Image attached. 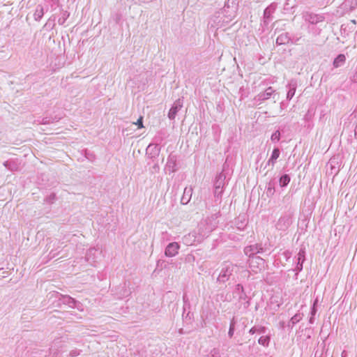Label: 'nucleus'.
Here are the masks:
<instances>
[{
  "label": "nucleus",
  "mask_w": 357,
  "mask_h": 357,
  "mask_svg": "<svg viewBox=\"0 0 357 357\" xmlns=\"http://www.w3.org/2000/svg\"><path fill=\"white\" fill-rule=\"evenodd\" d=\"M250 271L243 266H238L229 261H225L222 265L217 281L220 283H225L231 279L234 281H241L243 279H248Z\"/></svg>",
  "instance_id": "1"
},
{
  "label": "nucleus",
  "mask_w": 357,
  "mask_h": 357,
  "mask_svg": "<svg viewBox=\"0 0 357 357\" xmlns=\"http://www.w3.org/2000/svg\"><path fill=\"white\" fill-rule=\"evenodd\" d=\"M217 227L214 217H209L201 221L198 225V232L202 238L207 237Z\"/></svg>",
  "instance_id": "2"
},
{
  "label": "nucleus",
  "mask_w": 357,
  "mask_h": 357,
  "mask_svg": "<svg viewBox=\"0 0 357 357\" xmlns=\"http://www.w3.org/2000/svg\"><path fill=\"white\" fill-rule=\"evenodd\" d=\"M232 297L234 299L237 300L241 305H243L244 308H248L250 305L249 299L244 291L243 287L241 284L235 286L232 291Z\"/></svg>",
  "instance_id": "3"
},
{
  "label": "nucleus",
  "mask_w": 357,
  "mask_h": 357,
  "mask_svg": "<svg viewBox=\"0 0 357 357\" xmlns=\"http://www.w3.org/2000/svg\"><path fill=\"white\" fill-rule=\"evenodd\" d=\"M293 213L285 212L278 220L275 227L280 231H286L292 223Z\"/></svg>",
  "instance_id": "4"
},
{
  "label": "nucleus",
  "mask_w": 357,
  "mask_h": 357,
  "mask_svg": "<svg viewBox=\"0 0 357 357\" xmlns=\"http://www.w3.org/2000/svg\"><path fill=\"white\" fill-rule=\"evenodd\" d=\"M251 271L255 273H260L265 269V260L260 257H253L249 262Z\"/></svg>",
  "instance_id": "5"
},
{
  "label": "nucleus",
  "mask_w": 357,
  "mask_h": 357,
  "mask_svg": "<svg viewBox=\"0 0 357 357\" xmlns=\"http://www.w3.org/2000/svg\"><path fill=\"white\" fill-rule=\"evenodd\" d=\"M59 301L64 305H68L72 308H77L79 311H83L82 305L80 302L67 295H60Z\"/></svg>",
  "instance_id": "6"
},
{
  "label": "nucleus",
  "mask_w": 357,
  "mask_h": 357,
  "mask_svg": "<svg viewBox=\"0 0 357 357\" xmlns=\"http://www.w3.org/2000/svg\"><path fill=\"white\" fill-rule=\"evenodd\" d=\"M178 169L177 156L173 153H170L167 158L165 170L169 173H174Z\"/></svg>",
  "instance_id": "7"
},
{
  "label": "nucleus",
  "mask_w": 357,
  "mask_h": 357,
  "mask_svg": "<svg viewBox=\"0 0 357 357\" xmlns=\"http://www.w3.org/2000/svg\"><path fill=\"white\" fill-rule=\"evenodd\" d=\"M180 245L177 242L170 243L165 250V255L167 257H173L178 253Z\"/></svg>",
  "instance_id": "8"
},
{
  "label": "nucleus",
  "mask_w": 357,
  "mask_h": 357,
  "mask_svg": "<svg viewBox=\"0 0 357 357\" xmlns=\"http://www.w3.org/2000/svg\"><path fill=\"white\" fill-rule=\"evenodd\" d=\"M100 255L101 252L99 250L93 248L87 251L85 258L89 264L94 265Z\"/></svg>",
  "instance_id": "9"
},
{
  "label": "nucleus",
  "mask_w": 357,
  "mask_h": 357,
  "mask_svg": "<svg viewBox=\"0 0 357 357\" xmlns=\"http://www.w3.org/2000/svg\"><path fill=\"white\" fill-rule=\"evenodd\" d=\"M182 107H183V100L181 98H178L174 102L172 107L169 109V112L168 113L169 119L171 120L174 119L178 112L182 108Z\"/></svg>",
  "instance_id": "10"
},
{
  "label": "nucleus",
  "mask_w": 357,
  "mask_h": 357,
  "mask_svg": "<svg viewBox=\"0 0 357 357\" xmlns=\"http://www.w3.org/2000/svg\"><path fill=\"white\" fill-rule=\"evenodd\" d=\"M263 248L260 244H255L246 246L244 248V253L249 257H253L255 255L262 252Z\"/></svg>",
  "instance_id": "11"
},
{
  "label": "nucleus",
  "mask_w": 357,
  "mask_h": 357,
  "mask_svg": "<svg viewBox=\"0 0 357 357\" xmlns=\"http://www.w3.org/2000/svg\"><path fill=\"white\" fill-rule=\"evenodd\" d=\"M304 17L305 21H307L312 24H317L318 22H323L324 20V16L313 13H306Z\"/></svg>",
  "instance_id": "12"
},
{
  "label": "nucleus",
  "mask_w": 357,
  "mask_h": 357,
  "mask_svg": "<svg viewBox=\"0 0 357 357\" xmlns=\"http://www.w3.org/2000/svg\"><path fill=\"white\" fill-rule=\"evenodd\" d=\"M297 81L295 79H291L289 82L288 84L287 85V87L288 88V91L287 93V100H291L294 97L297 88Z\"/></svg>",
  "instance_id": "13"
},
{
  "label": "nucleus",
  "mask_w": 357,
  "mask_h": 357,
  "mask_svg": "<svg viewBox=\"0 0 357 357\" xmlns=\"http://www.w3.org/2000/svg\"><path fill=\"white\" fill-rule=\"evenodd\" d=\"M275 91L271 86L268 87L265 91L259 93L256 97L255 100L259 102L264 101L271 98L274 93Z\"/></svg>",
  "instance_id": "14"
},
{
  "label": "nucleus",
  "mask_w": 357,
  "mask_h": 357,
  "mask_svg": "<svg viewBox=\"0 0 357 357\" xmlns=\"http://www.w3.org/2000/svg\"><path fill=\"white\" fill-rule=\"evenodd\" d=\"M192 187H185L184 190H183V195L181 197V203L183 205H185V204H188L191 198H192Z\"/></svg>",
  "instance_id": "15"
},
{
  "label": "nucleus",
  "mask_w": 357,
  "mask_h": 357,
  "mask_svg": "<svg viewBox=\"0 0 357 357\" xmlns=\"http://www.w3.org/2000/svg\"><path fill=\"white\" fill-rule=\"evenodd\" d=\"M305 250L301 248L297 255V264L295 271L300 272L303 269V264L305 261Z\"/></svg>",
  "instance_id": "16"
},
{
  "label": "nucleus",
  "mask_w": 357,
  "mask_h": 357,
  "mask_svg": "<svg viewBox=\"0 0 357 357\" xmlns=\"http://www.w3.org/2000/svg\"><path fill=\"white\" fill-rule=\"evenodd\" d=\"M275 9L276 6L275 4H271L264 10V18L265 23H268L270 20H271V15L275 12Z\"/></svg>",
  "instance_id": "17"
},
{
  "label": "nucleus",
  "mask_w": 357,
  "mask_h": 357,
  "mask_svg": "<svg viewBox=\"0 0 357 357\" xmlns=\"http://www.w3.org/2000/svg\"><path fill=\"white\" fill-rule=\"evenodd\" d=\"M280 151L279 148H278V147L275 148L273 150L271 155L270 158L268 159L266 165H268V166L271 165V169H273L275 166V164L278 158L280 156Z\"/></svg>",
  "instance_id": "18"
},
{
  "label": "nucleus",
  "mask_w": 357,
  "mask_h": 357,
  "mask_svg": "<svg viewBox=\"0 0 357 357\" xmlns=\"http://www.w3.org/2000/svg\"><path fill=\"white\" fill-rule=\"evenodd\" d=\"M159 150L158 145L149 144L146 149V153L151 158H153L158 155Z\"/></svg>",
  "instance_id": "19"
},
{
  "label": "nucleus",
  "mask_w": 357,
  "mask_h": 357,
  "mask_svg": "<svg viewBox=\"0 0 357 357\" xmlns=\"http://www.w3.org/2000/svg\"><path fill=\"white\" fill-rule=\"evenodd\" d=\"M290 41V37L289 36L288 33H282L280 36H278L276 39V44L281 45L289 43Z\"/></svg>",
  "instance_id": "20"
},
{
  "label": "nucleus",
  "mask_w": 357,
  "mask_h": 357,
  "mask_svg": "<svg viewBox=\"0 0 357 357\" xmlns=\"http://www.w3.org/2000/svg\"><path fill=\"white\" fill-rule=\"evenodd\" d=\"M226 176L222 172L220 173L215 178L214 187L224 188Z\"/></svg>",
  "instance_id": "21"
},
{
  "label": "nucleus",
  "mask_w": 357,
  "mask_h": 357,
  "mask_svg": "<svg viewBox=\"0 0 357 357\" xmlns=\"http://www.w3.org/2000/svg\"><path fill=\"white\" fill-rule=\"evenodd\" d=\"M346 56L343 54H339L333 61V65L334 68H339L344 64Z\"/></svg>",
  "instance_id": "22"
},
{
  "label": "nucleus",
  "mask_w": 357,
  "mask_h": 357,
  "mask_svg": "<svg viewBox=\"0 0 357 357\" xmlns=\"http://www.w3.org/2000/svg\"><path fill=\"white\" fill-rule=\"evenodd\" d=\"M43 15H44L43 7L41 5H38L36 8L35 13L33 14L35 20H36V21L40 20L41 18L43 17Z\"/></svg>",
  "instance_id": "23"
},
{
  "label": "nucleus",
  "mask_w": 357,
  "mask_h": 357,
  "mask_svg": "<svg viewBox=\"0 0 357 357\" xmlns=\"http://www.w3.org/2000/svg\"><path fill=\"white\" fill-rule=\"evenodd\" d=\"M303 317V314L302 313H296L295 315H294L290 321H289V326L292 328L294 325L299 322Z\"/></svg>",
  "instance_id": "24"
},
{
  "label": "nucleus",
  "mask_w": 357,
  "mask_h": 357,
  "mask_svg": "<svg viewBox=\"0 0 357 357\" xmlns=\"http://www.w3.org/2000/svg\"><path fill=\"white\" fill-rule=\"evenodd\" d=\"M266 331V328L264 326H254L249 331L250 334H255L256 333L259 334H264Z\"/></svg>",
  "instance_id": "25"
},
{
  "label": "nucleus",
  "mask_w": 357,
  "mask_h": 357,
  "mask_svg": "<svg viewBox=\"0 0 357 357\" xmlns=\"http://www.w3.org/2000/svg\"><path fill=\"white\" fill-rule=\"evenodd\" d=\"M290 176L288 174H284L280 178V185L281 187L287 186L290 182Z\"/></svg>",
  "instance_id": "26"
},
{
  "label": "nucleus",
  "mask_w": 357,
  "mask_h": 357,
  "mask_svg": "<svg viewBox=\"0 0 357 357\" xmlns=\"http://www.w3.org/2000/svg\"><path fill=\"white\" fill-rule=\"evenodd\" d=\"M3 165L10 171H15L17 169V164L13 160H7L4 162Z\"/></svg>",
  "instance_id": "27"
},
{
  "label": "nucleus",
  "mask_w": 357,
  "mask_h": 357,
  "mask_svg": "<svg viewBox=\"0 0 357 357\" xmlns=\"http://www.w3.org/2000/svg\"><path fill=\"white\" fill-rule=\"evenodd\" d=\"M270 342L269 336H261L258 340V342L259 344L263 345L264 347H268Z\"/></svg>",
  "instance_id": "28"
},
{
  "label": "nucleus",
  "mask_w": 357,
  "mask_h": 357,
  "mask_svg": "<svg viewBox=\"0 0 357 357\" xmlns=\"http://www.w3.org/2000/svg\"><path fill=\"white\" fill-rule=\"evenodd\" d=\"M235 325H236V321H235L234 318H233L231 320L229 329L228 331V335L229 337H232L234 335V331H235Z\"/></svg>",
  "instance_id": "29"
},
{
  "label": "nucleus",
  "mask_w": 357,
  "mask_h": 357,
  "mask_svg": "<svg viewBox=\"0 0 357 357\" xmlns=\"http://www.w3.org/2000/svg\"><path fill=\"white\" fill-rule=\"evenodd\" d=\"M335 163V160L333 159H331L328 162V165H330V167H331V174H337L339 172V169H338V168H336Z\"/></svg>",
  "instance_id": "30"
},
{
  "label": "nucleus",
  "mask_w": 357,
  "mask_h": 357,
  "mask_svg": "<svg viewBox=\"0 0 357 357\" xmlns=\"http://www.w3.org/2000/svg\"><path fill=\"white\" fill-rule=\"evenodd\" d=\"M224 188L214 187V196L217 199H220L223 193Z\"/></svg>",
  "instance_id": "31"
},
{
  "label": "nucleus",
  "mask_w": 357,
  "mask_h": 357,
  "mask_svg": "<svg viewBox=\"0 0 357 357\" xmlns=\"http://www.w3.org/2000/svg\"><path fill=\"white\" fill-rule=\"evenodd\" d=\"M280 139V132L279 130H276L275 132H273L271 137V141L273 142H279Z\"/></svg>",
  "instance_id": "32"
},
{
  "label": "nucleus",
  "mask_w": 357,
  "mask_h": 357,
  "mask_svg": "<svg viewBox=\"0 0 357 357\" xmlns=\"http://www.w3.org/2000/svg\"><path fill=\"white\" fill-rule=\"evenodd\" d=\"M209 357H220V350L216 348L213 349L209 354Z\"/></svg>",
  "instance_id": "33"
},
{
  "label": "nucleus",
  "mask_w": 357,
  "mask_h": 357,
  "mask_svg": "<svg viewBox=\"0 0 357 357\" xmlns=\"http://www.w3.org/2000/svg\"><path fill=\"white\" fill-rule=\"evenodd\" d=\"M159 171H160V166L157 162L155 163L151 167H150V172L151 174L158 173V172H159Z\"/></svg>",
  "instance_id": "34"
},
{
  "label": "nucleus",
  "mask_w": 357,
  "mask_h": 357,
  "mask_svg": "<svg viewBox=\"0 0 357 357\" xmlns=\"http://www.w3.org/2000/svg\"><path fill=\"white\" fill-rule=\"evenodd\" d=\"M317 303H318V299L316 298L313 303V305H312V307H311V312H310V314L312 316H315L316 313H317Z\"/></svg>",
  "instance_id": "35"
},
{
  "label": "nucleus",
  "mask_w": 357,
  "mask_h": 357,
  "mask_svg": "<svg viewBox=\"0 0 357 357\" xmlns=\"http://www.w3.org/2000/svg\"><path fill=\"white\" fill-rule=\"evenodd\" d=\"M79 354H80V350H79L77 349H73L70 351L69 356L70 357H75V356H79Z\"/></svg>",
  "instance_id": "36"
},
{
  "label": "nucleus",
  "mask_w": 357,
  "mask_h": 357,
  "mask_svg": "<svg viewBox=\"0 0 357 357\" xmlns=\"http://www.w3.org/2000/svg\"><path fill=\"white\" fill-rule=\"evenodd\" d=\"M274 192H275L274 188L271 185V183H269L268 187L267 188V192H266L267 195H272L274 194Z\"/></svg>",
  "instance_id": "37"
},
{
  "label": "nucleus",
  "mask_w": 357,
  "mask_h": 357,
  "mask_svg": "<svg viewBox=\"0 0 357 357\" xmlns=\"http://www.w3.org/2000/svg\"><path fill=\"white\" fill-rule=\"evenodd\" d=\"M236 224H237L238 229H243L244 228V227L246 225L245 218H243V220H241L240 223L237 222Z\"/></svg>",
  "instance_id": "38"
},
{
  "label": "nucleus",
  "mask_w": 357,
  "mask_h": 357,
  "mask_svg": "<svg viewBox=\"0 0 357 357\" xmlns=\"http://www.w3.org/2000/svg\"><path fill=\"white\" fill-rule=\"evenodd\" d=\"M143 117L140 116L136 123H135V125L138 126V128H143Z\"/></svg>",
  "instance_id": "39"
},
{
  "label": "nucleus",
  "mask_w": 357,
  "mask_h": 357,
  "mask_svg": "<svg viewBox=\"0 0 357 357\" xmlns=\"http://www.w3.org/2000/svg\"><path fill=\"white\" fill-rule=\"evenodd\" d=\"M351 79L352 82L357 83V68L356 69L354 75L351 77Z\"/></svg>",
  "instance_id": "40"
},
{
  "label": "nucleus",
  "mask_w": 357,
  "mask_h": 357,
  "mask_svg": "<svg viewBox=\"0 0 357 357\" xmlns=\"http://www.w3.org/2000/svg\"><path fill=\"white\" fill-rule=\"evenodd\" d=\"M55 199V195L54 194H51L48 197H47V200L49 202H51L52 200H54Z\"/></svg>",
  "instance_id": "41"
},
{
  "label": "nucleus",
  "mask_w": 357,
  "mask_h": 357,
  "mask_svg": "<svg viewBox=\"0 0 357 357\" xmlns=\"http://www.w3.org/2000/svg\"><path fill=\"white\" fill-rule=\"evenodd\" d=\"M284 255L287 259H289L291 257V253L288 251L284 252Z\"/></svg>",
  "instance_id": "42"
},
{
  "label": "nucleus",
  "mask_w": 357,
  "mask_h": 357,
  "mask_svg": "<svg viewBox=\"0 0 357 357\" xmlns=\"http://www.w3.org/2000/svg\"><path fill=\"white\" fill-rule=\"evenodd\" d=\"M314 322V316H312L310 317L309 323L312 324Z\"/></svg>",
  "instance_id": "43"
},
{
  "label": "nucleus",
  "mask_w": 357,
  "mask_h": 357,
  "mask_svg": "<svg viewBox=\"0 0 357 357\" xmlns=\"http://www.w3.org/2000/svg\"><path fill=\"white\" fill-rule=\"evenodd\" d=\"M64 21H65V20H63L59 19V24H63V23H64Z\"/></svg>",
  "instance_id": "44"
},
{
  "label": "nucleus",
  "mask_w": 357,
  "mask_h": 357,
  "mask_svg": "<svg viewBox=\"0 0 357 357\" xmlns=\"http://www.w3.org/2000/svg\"><path fill=\"white\" fill-rule=\"evenodd\" d=\"M64 21H65V20H63L59 19V24H63V23H64Z\"/></svg>",
  "instance_id": "45"
},
{
  "label": "nucleus",
  "mask_w": 357,
  "mask_h": 357,
  "mask_svg": "<svg viewBox=\"0 0 357 357\" xmlns=\"http://www.w3.org/2000/svg\"><path fill=\"white\" fill-rule=\"evenodd\" d=\"M183 299L184 303H185L186 301H187V298H186L185 295L183 296Z\"/></svg>",
  "instance_id": "46"
},
{
  "label": "nucleus",
  "mask_w": 357,
  "mask_h": 357,
  "mask_svg": "<svg viewBox=\"0 0 357 357\" xmlns=\"http://www.w3.org/2000/svg\"><path fill=\"white\" fill-rule=\"evenodd\" d=\"M280 324H281V326H282V327H284V321H280Z\"/></svg>",
  "instance_id": "47"
},
{
  "label": "nucleus",
  "mask_w": 357,
  "mask_h": 357,
  "mask_svg": "<svg viewBox=\"0 0 357 357\" xmlns=\"http://www.w3.org/2000/svg\"><path fill=\"white\" fill-rule=\"evenodd\" d=\"M129 294V292L128 291H126V294H123V296H126Z\"/></svg>",
  "instance_id": "48"
}]
</instances>
